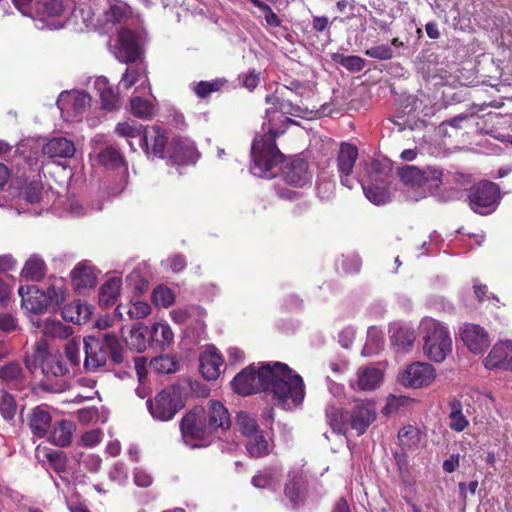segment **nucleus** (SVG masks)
I'll return each mask as SVG.
<instances>
[{
	"label": "nucleus",
	"instance_id": "nucleus-27",
	"mask_svg": "<svg viewBox=\"0 0 512 512\" xmlns=\"http://www.w3.org/2000/svg\"><path fill=\"white\" fill-rule=\"evenodd\" d=\"M390 341L398 350L410 348L415 339V331L401 323H393L389 326Z\"/></svg>",
	"mask_w": 512,
	"mask_h": 512
},
{
	"label": "nucleus",
	"instance_id": "nucleus-18",
	"mask_svg": "<svg viewBox=\"0 0 512 512\" xmlns=\"http://www.w3.org/2000/svg\"><path fill=\"white\" fill-rule=\"evenodd\" d=\"M487 369L512 370V340L498 341L484 359Z\"/></svg>",
	"mask_w": 512,
	"mask_h": 512
},
{
	"label": "nucleus",
	"instance_id": "nucleus-21",
	"mask_svg": "<svg viewBox=\"0 0 512 512\" xmlns=\"http://www.w3.org/2000/svg\"><path fill=\"white\" fill-rule=\"evenodd\" d=\"M382 371L374 366L361 367L356 373V378L351 380L353 389L371 391L378 388L382 382Z\"/></svg>",
	"mask_w": 512,
	"mask_h": 512
},
{
	"label": "nucleus",
	"instance_id": "nucleus-11",
	"mask_svg": "<svg viewBox=\"0 0 512 512\" xmlns=\"http://www.w3.org/2000/svg\"><path fill=\"white\" fill-rule=\"evenodd\" d=\"M143 41L141 33L123 28L119 31L111 51L118 61L132 63L141 57Z\"/></svg>",
	"mask_w": 512,
	"mask_h": 512
},
{
	"label": "nucleus",
	"instance_id": "nucleus-57",
	"mask_svg": "<svg viewBox=\"0 0 512 512\" xmlns=\"http://www.w3.org/2000/svg\"><path fill=\"white\" fill-rule=\"evenodd\" d=\"M223 83L219 80L215 81H200L192 86L195 94L200 98L209 96L212 92L219 91Z\"/></svg>",
	"mask_w": 512,
	"mask_h": 512
},
{
	"label": "nucleus",
	"instance_id": "nucleus-20",
	"mask_svg": "<svg viewBox=\"0 0 512 512\" xmlns=\"http://www.w3.org/2000/svg\"><path fill=\"white\" fill-rule=\"evenodd\" d=\"M90 101L86 92L65 91L59 95L57 106L62 112L72 110L75 115H80L90 106Z\"/></svg>",
	"mask_w": 512,
	"mask_h": 512
},
{
	"label": "nucleus",
	"instance_id": "nucleus-8",
	"mask_svg": "<svg viewBox=\"0 0 512 512\" xmlns=\"http://www.w3.org/2000/svg\"><path fill=\"white\" fill-rule=\"evenodd\" d=\"M420 329L424 334L425 355L434 362H442L452 350L449 331L442 323L432 318L422 319Z\"/></svg>",
	"mask_w": 512,
	"mask_h": 512
},
{
	"label": "nucleus",
	"instance_id": "nucleus-13",
	"mask_svg": "<svg viewBox=\"0 0 512 512\" xmlns=\"http://www.w3.org/2000/svg\"><path fill=\"white\" fill-rule=\"evenodd\" d=\"M459 334L464 345L474 354H482L490 346L487 331L478 324H463L459 330Z\"/></svg>",
	"mask_w": 512,
	"mask_h": 512
},
{
	"label": "nucleus",
	"instance_id": "nucleus-61",
	"mask_svg": "<svg viewBox=\"0 0 512 512\" xmlns=\"http://www.w3.org/2000/svg\"><path fill=\"white\" fill-rule=\"evenodd\" d=\"M102 107L106 110H113L119 107V96L113 87L100 96Z\"/></svg>",
	"mask_w": 512,
	"mask_h": 512
},
{
	"label": "nucleus",
	"instance_id": "nucleus-40",
	"mask_svg": "<svg viewBox=\"0 0 512 512\" xmlns=\"http://www.w3.org/2000/svg\"><path fill=\"white\" fill-rule=\"evenodd\" d=\"M146 332L147 328L142 324L133 325L129 336L125 339L127 346L137 352L144 351L146 348Z\"/></svg>",
	"mask_w": 512,
	"mask_h": 512
},
{
	"label": "nucleus",
	"instance_id": "nucleus-60",
	"mask_svg": "<svg viewBox=\"0 0 512 512\" xmlns=\"http://www.w3.org/2000/svg\"><path fill=\"white\" fill-rule=\"evenodd\" d=\"M365 55L378 60H389L394 56V52L391 46L381 44L366 49Z\"/></svg>",
	"mask_w": 512,
	"mask_h": 512
},
{
	"label": "nucleus",
	"instance_id": "nucleus-1",
	"mask_svg": "<svg viewBox=\"0 0 512 512\" xmlns=\"http://www.w3.org/2000/svg\"><path fill=\"white\" fill-rule=\"evenodd\" d=\"M233 389L242 395L264 391L283 409L302 404L305 386L302 377L282 362L263 364L258 371L249 366L232 380Z\"/></svg>",
	"mask_w": 512,
	"mask_h": 512
},
{
	"label": "nucleus",
	"instance_id": "nucleus-48",
	"mask_svg": "<svg viewBox=\"0 0 512 512\" xmlns=\"http://www.w3.org/2000/svg\"><path fill=\"white\" fill-rule=\"evenodd\" d=\"M331 59L352 72H359L365 67V60L356 55L333 53L331 55Z\"/></svg>",
	"mask_w": 512,
	"mask_h": 512
},
{
	"label": "nucleus",
	"instance_id": "nucleus-15",
	"mask_svg": "<svg viewBox=\"0 0 512 512\" xmlns=\"http://www.w3.org/2000/svg\"><path fill=\"white\" fill-rule=\"evenodd\" d=\"M358 158V149L350 143H342L337 156V169L342 185L351 189L353 180L350 177Z\"/></svg>",
	"mask_w": 512,
	"mask_h": 512
},
{
	"label": "nucleus",
	"instance_id": "nucleus-58",
	"mask_svg": "<svg viewBox=\"0 0 512 512\" xmlns=\"http://www.w3.org/2000/svg\"><path fill=\"white\" fill-rule=\"evenodd\" d=\"M153 301L156 305L168 307L174 302V294L171 289L164 286H158L153 291Z\"/></svg>",
	"mask_w": 512,
	"mask_h": 512
},
{
	"label": "nucleus",
	"instance_id": "nucleus-54",
	"mask_svg": "<svg viewBox=\"0 0 512 512\" xmlns=\"http://www.w3.org/2000/svg\"><path fill=\"white\" fill-rule=\"evenodd\" d=\"M398 440L403 448L411 449L419 442L418 430L413 426L403 427L398 433Z\"/></svg>",
	"mask_w": 512,
	"mask_h": 512
},
{
	"label": "nucleus",
	"instance_id": "nucleus-6",
	"mask_svg": "<svg viewBox=\"0 0 512 512\" xmlns=\"http://www.w3.org/2000/svg\"><path fill=\"white\" fill-rule=\"evenodd\" d=\"M399 176L404 184V193L409 201L417 202L434 192L440 187L443 180V171L435 167H427L423 170L415 166H406L399 171Z\"/></svg>",
	"mask_w": 512,
	"mask_h": 512
},
{
	"label": "nucleus",
	"instance_id": "nucleus-28",
	"mask_svg": "<svg viewBox=\"0 0 512 512\" xmlns=\"http://www.w3.org/2000/svg\"><path fill=\"white\" fill-rule=\"evenodd\" d=\"M76 425L71 420H60L53 425L50 432V441L59 447H65L71 443Z\"/></svg>",
	"mask_w": 512,
	"mask_h": 512
},
{
	"label": "nucleus",
	"instance_id": "nucleus-51",
	"mask_svg": "<svg viewBox=\"0 0 512 512\" xmlns=\"http://www.w3.org/2000/svg\"><path fill=\"white\" fill-rule=\"evenodd\" d=\"M45 297H47L48 306H58L65 299V289L62 279L55 280L47 288Z\"/></svg>",
	"mask_w": 512,
	"mask_h": 512
},
{
	"label": "nucleus",
	"instance_id": "nucleus-26",
	"mask_svg": "<svg viewBox=\"0 0 512 512\" xmlns=\"http://www.w3.org/2000/svg\"><path fill=\"white\" fill-rule=\"evenodd\" d=\"M42 373L47 379L65 377L71 374L70 366L60 354H51L47 349L43 360Z\"/></svg>",
	"mask_w": 512,
	"mask_h": 512
},
{
	"label": "nucleus",
	"instance_id": "nucleus-42",
	"mask_svg": "<svg viewBox=\"0 0 512 512\" xmlns=\"http://www.w3.org/2000/svg\"><path fill=\"white\" fill-rule=\"evenodd\" d=\"M152 339L161 348L169 347L174 341V333L166 323H156L152 326Z\"/></svg>",
	"mask_w": 512,
	"mask_h": 512
},
{
	"label": "nucleus",
	"instance_id": "nucleus-3",
	"mask_svg": "<svg viewBox=\"0 0 512 512\" xmlns=\"http://www.w3.org/2000/svg\"><path fill=\"white\" fill-rule=\"evenodd\" d=\"M230 427V413L218 400H209L205 407H195L180 424L182 439L190 448L206 446L215 433Z\"/></svg>",
	"mask_w": 512,
	"mask_h": 512
},
{
	"label": "nucleus",
	"instance_id": "nucleus-16",
	"mask_svg": "<svg viewBox=\"0 0 512 512\" xmlns=\"http://www.w3.org/2000/svg\"><path fill=\"white\" fill-rule=\"evenodd\" d=\"M169 163L172 165L194 164L198 152L193 141L187 138L174 139L169 146Z\"/></svg>",
	"mask_w": 512,
	"mask_h": 512
},
{
	"label": "nucleus",
	"instance_id": "nucleus-4",
	"mask_svg": "<svg viewBox=\"0 0 512 512\" xmlns=\"http://www.w3.org/2000/svg\"><path fill=\"white\" fill-rule=\"evenodd\" d=\"M84 342V368L88 372H95L104 367L108 360L114 365L127 362L126 354L117 336L113 333H98L89 335Z\"/></svg>",
	"mask_w": 512,
	"mask_h": 512
},
{
	"label": "nucleus",
	"instance_id": "nucleus-33",
	"mask_svg": "<svg viewBox=\"0 0 512 512\" xmlns=\"http://www.w3.org/2000/svg\"><path fill=\"white\" fill-rule=\"evenodd\" d=\"M245 447L249 456L253 458L264 457L268 455L271 450L269 441L261 431L247 437Z\"/></svg>",
	"mask_w": 512,
	"mask_h": 512
},
{
	"label": "nucleus",
	"instance_id": "nucleus-47",
	"mask_svg": "<svg viewBox=\"0 0 512 512\" xmlns=\"http://www.w3.org/2000/svg\"><path fill=\"white\" fill-rule=\"evenodd\" d=\"M150 366L155 372L164 374L174 373L179 369L178 361L171 355H161L153 358Z\"/></svg>",
	"mask_w": 512,
	"mask_h": 512
},
{
	"label": "nucleus",
	"instance_id": "nucleus-31",
	"mask_svg": "<svg viewBox=\"0 0 512 512\" xmlns=\"http://www.w3.org/2000/svg\"><path fill=\"white\" fill-rule=\"evenodd\" d=\"M61 314L65 321H69L74 324H82L89 319L91 315V308L80 300H75L64 306Z\"/></svg>",
	"mask_w": 512,
	"mask_h": 512
},
{
	"label": "nucleus",
	"instance_id": "nucleus-63",
	"mask_svg": "<svg viewBox=\"0 0 512 512\" xmlns=\"http://www.w3.org/2000/svg\"><path fill=\"white\" fill-rule=\"evenodd\" d=\"M102 440V432L100 430H90L85 432L80 439V443L85 447H94Z\"/></svg>",
	"mask_w": 512,
	"mask_h": 512
},
{
	"label": "nucleus",
	"instance_id": "nucleus-19",
	"mask_svg": "<svg viewBox=\"0 0 512 512\" xmlns=\"http://www.w3.org/2000/svg\"><path fill=\"white\" fill-rule=\"evenodd\" d=\"M167 144L165 132L157 126L144 129L139 145L146 154L163 158L164 148Z\"/></svg>",
	"mask_w": 512,
	"mask_h": 512
},
{
	"label": "nucleus",
	"instance_id": "nucleus-32",
	"mask_svg": "<svg viewBox=\"0 0 512 512\" xmlns=\"http://www.w3.org/2000/svg\"><path fill=\"white\" fill-rule=\"evenodd\" d=\"M24 378V370L18 361H8L0 366V381L6 385L18 386Z\"/></svg>",
	"mask_w": 512,
	"mask_h": 512
},
{
	"label": "nucleus",
	"instance_id": "nucleus-45",
	"mask_svg": "<svg viewBox=\"0 0 512 512\" xmlns=\"http://www.w3.org/2000/svg\"><path fill=\"white\" fill-rule=\"evenodd\" d=\"M384 340L382 332L376 327H370L367 332V341L362 350L364 356L377 354L383 347Z\"/></svg>",
	"mask_w": 512,
	"mask_h": 512
},
{
	"label": "nucleus",
	"instance_id": "nucleus-41",
	"mask_svg": "<svg viewBox=\"0 0 512 512\" xmlns=\"http://www.w3.org/2000/svg\"><path fill=\"white\" fill-rule=\"evenodd\" d=\"M449 426L456 432L463 431L469 424L462 412V403L459 400H452L450 403Z\"/></svg>",
	"mask_w": 512,
	"mask_h": 512
},
{
	"label": "nucleus",
	"instance_id": "nucleus-12",
	"mask_svg": "<svg viewBox=\"0 0 512 512\" xmlns=\"http://www.w3.org/2000/svg\"><path fill=\"white\" fill-rule=\"evenodd\" d=\"M435 377L436 372L431 364L413 362L399 374L398 380L405 387L417 389L429 386Z\"/></svg>",
	"mask_w": 512,
	"mask_h": 512
},
{
	"label": "nucleus",
	"instance_id": "nucleus-23",
	"mask_svg": "<svg viewBox=\"0 0 512 512\" xmlns=\"http://www.w3.org/2000/svg\"><path fill=\"white\" fill-rule=\"evenodd\" d=\"M18 293L22 298V308L30 313H42L49 307L47 304V297H45V293L39 290L36 286L27 287L26 294H24V287L21 286L19 288Z\"/></svg>",
	"mask_w": 512,
	"mask_h": 512
},
{
	"label": "nucleus",
	"instance_id": "nucleus-52",
	"mask_svg": "<svg viewBox=\"0 0 512 512\" xmlns=\"http://www.w3.org/2000/svg\"><path fill=\"white\" fill-rule=\"evenodd\" d=\"M65 356L69 361L70 370L79 368L81 363V343L80 339H72L65 344Z\"/></svg>",
	"mask_w": 512,
	"mask_h": 512
},
{
	"label": "nucleus",
	"instance_id": "nucleus-25",
	"mask_svg": "<svg viewBox=\"0 0 512 512\" xmlns=\"http://www.w3.org/2000/svg\"><path fill=\"white\" fill-rule=\"evenodd\" d=\"M71 278L76 289L89 288L96 285L97 272L89 261H82L72 270Z\"/></svg>",
	"mask_w": 512,
	"mask_h": 512
},
{
	"label": "nucleus",
	"instance_id": "nucleus-50",
	"mask_svg": "<svg viewBox=\"0 0 512 512\" xmlns=\"http://www.w3.org/2000/svg\"><path fill=\"white\" fill-rule=\"evenodd\" d=\"M130 13L129 6L123 2H115L110 4L109 9L105 12L106 23H120Z\"/></svg>",
	"mask_w": 512,
	"mask_h": 512
},
{
	"label": "nucleus",
	"instance_id": "nucleus-10",
	"mask_svg": "<svg viewBox=\"0 0 512 512\" xmlns=\"http://www.w3.org/2000/svg\"><path fill=\"white\" fill-rule=\"evenodd\" d=\"M147 407L154 419L159 421L171 420L183 407L179 390L175 387L163 389L153 401H147Z\"/></svg>",
	"mask_w": 512,
	"mask_h": 512
},
{
	"label": "nucleus",
	"instance_id": "nucleus-37",
	"mask_svg": "<svg viewBox=\"0 0 512 512\" xmlns=\"http://www.w3.org/2000/svg\"><path fill=\"white\" fill-rule=\"evenodd\" d=\"M121 280L118 278H111L107 280L101 287L99 293V304L108 307L113 304L120 294Z\"/></svg>",
	"mask_w": 512,
	"mask_h": 512
},
{
	"label": "nucleus",
	"instance_id": "nucleus-36",
	"mask_svg": "<svg viewBox=\"0 0 512 512\" xmlns=\"http://www.w3.org/2000/svg\"><path fill=\"white\" fill-rule=\"evenodd\" d=\"M47 347L48 344L45 340H39L35 343L33 352L25 355L24 364L28 371L33 373L38 367L42 369Z\"/></svg>",
	"mask_w": 512,
	"mask_h": 512
},
{
	"label": "nucleus",
	"instance_id": "nucleus-49",
	"mask_svg": "<svg viewBox=\"0 0 512 512\" xmlns=\"http://www.w3.org/2000/svg\"><path fill=\"white\" fill-rule=\"evenodd\" d=\"M236 427L246 438L260 431L256 420L249 413L244 411L237 414Z\"/></svg>",
	"mask_w": 512,
	"mask_h": 512
},
{
	"label": "nucleus",
	"instance_id": "nucleus-55",
	"mask_svg": "<svg viewBox=\"0 0 512 512\" xmlns=\"http://www.w3.org/2000/svg\"><path fill=\"white\" fill-rule=\"evenodd\" d=\"M74 460L78 464H83L84 467L90 472H97L101 467V458L95 454H83L82 452H75L73 455Z\"/></svg>",
	"mask_w": 512,
	"mask_h": 512
},
{
	"label": "nucleus",
	"instance_id": "nucleus-62",
	"mask_svg": "<svg viewBox=\"0 0 512 512\" xmlns=\"http://www.w3.org/2000/svg\"><path fill=\"white\" fill-rule=\"evenodd\" d=\"M18 328V320L12 314L0 313V331L9 334Z\"/></svg>",
	"mask_w": 512,
	"mask_h": 512
},
{
	"label": "nucleus",
	"instance_id": "nucleus-39",
	"mask_svg": "<svg viewBox=\"0 0 512 512\" xmlns=\"http://www.w3.org/2000/svg\"><path fill=\"white\" fill-rule=\"evenodd\" d=\"M141 80L142 86L150 88V83L146 69L138 67H129L123 73L120 80V85H122L125 89H130L134 84Z\"/></svg>",
	"mask_w": 512,
	"mask_h": 512
},
{
	"label": "nucleus",
	"instance_id": "nucleus-24",
	"mask_svg": "<svg viewBox=\"0 0 512 512\" xmlns=\"http://www.w3.org/2000/svg\"><path fill=\"white\" fill-rule=\"evenodd\" d=\"M42 153L51 159L71 158L75 154V145L66 138L56 137L43 145Z\"/></svg>",
	"mask_w": 512,
	"mask_h": 512
},
{
	"label": "nucleus",
	"instance_id": "nucleus-14",
	"mask_svg": "<svg viewBox=\"0 0 512 512\" xmlns=\"http://www.w3.org/2000/svg\"><path fill=\"white\" fill-rule=\"evenodd\" d=\"M281 178L291 186L302 188L311 184L312 175L306 161L293 159L281 169Z\"/></svg>",
	"mask_w": 512,
	"mask_h": 512
},
{
	"label": "nucleus",
	"instance_id": "nucleus-7",
	"mask_svg": "<svg viewBox=\"0 0 512 512\" xmlns=\"http://www.w3.org/2000/svg\"><path fill=\"white\" fill-rule=\"evenodd\" d=\"M363 172L358 175L366 198L375 205H383L391 200L388 187V171L378 161L361 162Z\"/></svg>",
	"mask_w": 512,
	"mask_h": 512
},
{
	"label": "nucleus",
	"instance_id": "nucleus-5",
	"mask_svg": "<svg viewBox=\"0 0 512 512\" xmlns=\"http://www.w3.org/2000/svg\"><path fill=\"white\" fill-rule=\"evenodd\" d=\"M376 416V408L370 401L356 402L346 411H340L334 407L326 410L328 423L338 434H346L350 428L356 432L357 436H361L376 420Z\"/></svg>",
	"mask_w": 512,
	"mask_h": 512
},
{
	"label": "nucleus",
	"instance_id": "nucleus-30",
	"mask_svg": "<svg viewBox=\"0 0 512 512\" xmlns=\"http://www.w3.org/2000/svg\"><path fill=\"white\" fill-rule=\"evenodd\" d=\"M281 477L277 467H266L259 470L251 479V484L257 489L275 490Z\"/></svg>",
	"mask_w": 512,
	"mask_h": 512
},
{
	"label": "nucleus",
	"instance_id": "nucleus-53",
	"mask_svg": "<svg viewBox=\"0 0 512 512\" xmlns=\"http://www.w3.org/2000/svg\"><path fill=\"white\" fill-rule=\"evenodd\" d=\"M131 112L134 116L148 119L153 115L152 104L141 97H133L130 102Z\"/></svg>",
	"mask_w": 512,
	"mask_h": 512
},
{
	"label": "nucleus",
	"instance_id": "nucleus-34",
	"mask_svg": "<svg viewBox=\"0 0 512 512\" xmlns=\"http://www.w3.org/2000/svg\"><path fill=\"white\" fill-rule=\"evenodd\" d=\"M46 273L45 262L37 255H32L22 269V277L26 280L39 281Z\"/></svg>",
	"mask_w": 512,
	"mask_h": 512
},
{
	"label": "nucleus",
	"instance_id": "nucleus-2",
	"mask_svg": "<svg viewBox=\"0 0 512 512\" xmlns=\"http://www.w3.org/2000/svg\"><path fill=\"white\" fill-rule=\"evenodd\" d=\"M286 88L276 90L274 94L265 98L269 107L266 109L267 123H263L262 129L265 131L262 136H257L251 147L253 163L250 172L261 178H273L278 173V165L282 162L283 154L275 144V139L279 134L275 130L274 114L279 112Z\"/></svg>",
	"mask_w": 512,
	"mask_h": 512
},
{
	"label": "nucleus",
	"instance_id": "nucleus-43",
	"mask_svg": "<svg viewBox=\"0 0 512 512\" xmlns=\"http://www.w3.org/2000/svg\"><path fill=\"white\" fill-rule=\"evenodd\" d=\"M115 132L120 137L126 138L128 140V143H129L131 149L135 150V147H134L132 141H130V139L139 138V140H140L144 133V129H143L142 125H140L134 121L122 122V123L117 124V126L115 128Z\"/></svg>",
	"mask_w": 512,
	"mask_h": 512
},
{
	"label": "nucleus",
	"instance_id": "nucleus-44",
	"mask_svg": "<svg viewBox=\"0 0 512 512\" xmlns=\"http://www.w3.org/2000/svg\"><path fill=\"white\" fill-rule=\"evenodd\" d=\"M97 161L100 165L108 169H116L123 164L122 155L112 146H108L100 151L97 154Z\"/></svg>",
	"mask_w": 512,
	"mask_h": 512
},
{
	"label": "nucleus",
	"instance_id": "nucleus-35",
	"mask_svg": "<svg viewBox=\"0 0 512 512\" xmlns=\"http://www.w3.org/2000/svg\"><path fill=\"white\" fill-rule=\"evenodd\" d=\"M123 312L128 315L129 319H141L151 312V308L147 302L135 301L125 306L118 305L115 310V315L123 319Z\"/></svg>",
	"mask_w": 512,
	"mask_h": 512
},
{
	"label": "nucleus",
	"instance_id": "nucleus-22",
	"mask_svg": "<svg viewBox=\"0 0 512 512\" xmlns=\"http://www.w3.org/2000/svg\"><path fill=\"white\" fill-rule=\"evenodd\" d=\"M200 371L207 380H215L221 373L223 359L218 350L209 347L202 352L199 358Z\"/></svg>",
	"mask_w": 512,
	"mask_h": 512
},
{
	"label": "nucleus",
	"instance_id": "nucleus-38",
	"mask_svg": "<svg viewBox=\"0 0 512 512\" xmlns=\"http://www.w3.org/2000/svg\"><path fill=\"white\" fill-rule=\"evenodd\" d=\"M42 333L51 338L67 339L73 334V329L59 320L46 319L42 325Z\"/></svg>",
	"mask_w": 512,
	"mask_h": 512
},
{
	"label": "nucleus",
	"instance_id": "nucleus-59",
	"mask_svg": "<svg viewBox=\"0 0 512 512\" xmlns=\"http://www.w3.org/2000/svg\"><path fill=\"white\" fill-rule=\"evenodd\" d=\"M17 404L14 397L8 393L1 396L0 413L5 420H12L16 414Z\"/></svg>",
	"mask_w": 512,
	"mask_h": 512
},
{
	"label": "nucleus",
	"instance_id": "nucleus-56",
	"mask_svg": "<svg viewBox=\"0 0 512 512\" xmlns=\"http://www.w3.org/2000/svg\"><path fill=\"white\" fill-rule=\"evenodd\" d=\"M42 185L38 181L26 184L21 190L23 199L31 204L38 203L41 199Z\"/></svg>",
	"mask_w": 512,
	"mask_h": 512
},
{
	"label": "nucleus",
	"instance_id": "nucleus-9",
	"mask_svg": "<svg viewBox=\"0 0 512 512\" xmlns=\"http://www.w3.org/2000/svg\"><path fill=\"white\" fill-rule=\"evenodd\" d=\"M500 199L498 185L484 180L468 190L466 201L473 212L480 215H489L497 209Z\"/></svg>",
	"mask_w": 512,
	"mask_h": 512
},
{
	"label": "nucleus",
	"instance_id": "nucleus-64",
	"mask_svg": "<svg viewBox=\"0 0 512 512\" xmlns=\"http://www.w3.org/2000/svg\"><path fill=\"white\" fill-rule=\"evenodd\" d=\"M240 78L242 85L250 91L254 90L260 82V75L254 69L243 74Z\"/></svg>",
	"mask_w": 512,
	"mask_h": 512
},
{
	"label": "nucleus",
	"instance_id": "nucleus-17",
	"mask_svg": "<svg viewBox=\"0 0 512 512\" xmlns=\"http://www.w3.org/2000/svg\"><path fill=\"white\" fill-rule=\"evenodd\" d=\"M307 495V487L303 475L300 472H290L284 486V496L288 500V506L298 509L304 505Z\"/></svg>",
	"mask_w": 512,
	"mask_h": 512
},
{
	"label": "nucleus",
	"instance_id": "nucleus-29",
	"mask_svg": "<svg viewBox=\"0 0 512 512\" xmlns=\"http://www.w3.org/2000/svg\"><path fill=\"white\" fill-rule=\"evenodd\" d=\"M29 426L34 436L44 437L51 426L49 412L41 406L34 408L29 417Z\"/></svg>",
	"mask_w": 512,
	"mask_h": 512
},
{
	"label": "nucleus",
	"instance_id": "nucleus-46",
	"mask_svg": "<svg viewBox=\"0 0 512 512\" xmlns=\"http://www.w3.org/2000/svg\"><path fill=\"white\" fill-rule=\"evenodd\" d=\"M36 10L43 18L59 17L63 14L65 6L62 0H39Z\"/></svg>",
	"mask_w": 512,
	"mask_h": 512
}]
</instances>
